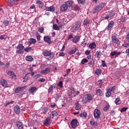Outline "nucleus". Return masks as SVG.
I'll return each instance as SVG.
<instances>
[{
	"instance_id": "obj_49",
	"label": "nucleus",
	"mask_w": 129,
	"mask_h": 129,
	"mask_svg": "<svg viewBox=\"0 0 129 129\" xmlns=\"http://www.w3.org/2000/svg\"><path fill=\"white\" fill-rule=\"evenodd\" d=\"M95 56L97 57V58H100V51H96Z\"/></svg>"
},
{
	"instance_id": "obj_11",
	"label": "nucleus",
	"mask_w": 129,
	"mask_h": 129,
	"mask_svg": "<svg viewBox=\"0 0 129 129\" xmlns=\"http://www.w3.org/2000/svg\"><path fill=\"white\" fill-rule=\"evenodd\" d=\"M51 122V118L50 117H47L45 120L44 121V124L46 125V126H50V123Z\"/></svg>"
},
{
	"instance_id": "obj_32",
	"label": "nucleus",
	"mask_w": 129,
	"mask_h": 129,
	"mask_svg": "<svg viewBox=\"0 0 129 129\" xmlns=\"http://www.w3.org/2000/svg\"><path fill=\"white\" fill-rule=\"evenodd\" d=\"M25 59L26 61H28V62H32L33 61V57L31 55H28L26 56Z\"/></svg>"
},
{
	"instance_id": "obj_15",
	"label": "nucleus",
	"mask_w": 129,
	"mask_h": 129,
	"mask_svg": "<svg viewBox=\"0 0 129 129\" xmlns=\"http://www.w3.org/2000/svg\"><path fill=\"white\" fill-rule=\"evenodd\" d=\"M25 88H26V86L16 88L15 89V92L16 93H19V92H20V91L24 90Z\"/></svg>"
},
{
	"instance_id": "obj_26",
	"label": "nucleus",
	"mask_w": 129,
	"mask_h": 129,
	"mask_svg": "<svg viewBox=\"0 0 129 129\" xmlns=\"http://www.w3.org/2000/svg\"><path fill=\"white\" fill-rule=\"evenodd\" d=\"M58 115V112L56 111H53L50 113V116L52 118H54V116H57Z\"/></svg>"
},
{
	"instance_id": "obj_1",
	"label": "nucleus",
	"mask_w": 129,
	"mask_h": 129,
	"mask_svg": "<svg viewBox=\"0 0 129 129\" xmlns=\"http://www.w3.org/2000/svg\"><path fill=\"white\" fill-rule=\"evenodd\" d=\"M42 54L45 57H49L47 58L48 61H50L55 57V53L51 51V50H44L42 51Z\"/></svg>"
},
{
	"instance_id": "obj_33",
	"label": "nucleus",
	"mask_w": 129,
	"mask_h": 129,
	"mask_svg": "<svg viewBox=\"0 0 129 129\" xmlns=\"http://www.w3.org/2000/svg\"><path fill=\"white\" fill-rule=\"evenodd\" d=\"M89 48H90L91 50L95 49L96 48V44L95 43H91L89 45Z\"/></svg>"
},
{
	"instance_id": "obj_5",
	"label": "nucleus",
	"mask_w": 129,
	"mask_h": 129,
	"mask_svg": "<svg viewBox=\"0 0 129 129\" xmlns=\"http://www.w3.org/2000/svg\"><path fill=\"white\" fill-rule=\"evenodd\" d=\"M75 89L73 87H71L68 93V96L70 97V98H72V97H74L73 94H75Z\"/></svg>"
},
{
	"instance_id": "obj_42",
	"label": "nucleus",
	"mask_w": 129,
	"mask_h": 129,
	"mask_svg": "<svg viewBox=\"0 0 129 129\" xmlns=\"http://www.w3.org/2000/svg\"><path fill=\"white\" fill-rule=\"evenodd\" d=\"M90 123L92 125H93L94 126H97V122H96L94 120L91 121Z\"/></svg>"
},
{
	"instance_id": "obj_64",
	"label": "nucleus",
	"mask_w": 129,
	"mask_h": 129,
	"mask_svg": "<svg viewBox=\"0 0 129 129\" xmlns=\"http://www.w3.org/2000/svg\"><path fill=\"white\" fill-rule=\"evenodd\" d=\"M126 40H127L128 42H129V33H127L126 36Z\"/></svg>"
},
{
	"instance_id": "obj_44",
	"label": "nucleus",
	"mask_w": 129,
	"mask_h": 129,
	"mask_svg": "<svg viewBox=\"0 0 129 129\" xmlns=\"http://www.w3.org/2000/svg\"><path fill=\"white\" fill-rule=\"evenodd\" d=\"M60 97L61 95L60 94V93L56 94L55 96V100H58Z\"/></svg>"
},
{
	"instance_id": "obj_41",
	"label": "nucleus",
	"mask_w": 129,
	"mask_h": 129,
	"mask_svg": "<svg viewBox=\"0 0 129 129\" xmlns=\"http://www.w3.org/2000/svg\"><path fill=\"white\" fill-rule=\"evenodd\" d=\"M53 30H56V31H59V26L57 24H54L53 25Z\"/></svg>"
},
{
	"instance_id": "obj_55",
	"label": "nucleus",
	"mask_w": 129,
	"mask_h": 129,
	"mask_svg": "<svg viewBox=\"0 0 129 129\" xmlns=\"http://www.w3.org/2000/svg\"><path fill=\"white\" fill-rule=\"evenodd\" d=\"M40 77H41L40 74H38L34 76L35 79H38V78H40Z\"/></svg>"
},
{
	"instance_id": "obj_40",
	"label": "nucleus",
	"mask_w": 129,
	"mask_h": 129,
	"mask_svg": "<svg viewBox=\"0 0 129 129\" xmlns=\"http://www.w3.org/2000/svg\"><path fill=\"white\" fill-rule=\"evenodd\" d=\"M3 24L4 25V26H5V27H7L9 26V25H10V22L8 20H4L3 21Z\"/></svg>"
},
{
	"instance_id": "obj_59",
	"label": "nucleus",
	"mask_w": 129,
	"mask_h": 129,
	"mask_svg": "<svg viewBox=\"0 0 129 129\" xmlns=\"http://www.w3.org/2000/svg\"><path fill=\"white\" fill-rule=\"evenodd\" d=\"M102 83H103V82H102V81L101 80H99L98 82H97V84L100 85L101 86L102 85Z\"/></svg>"
},
{
	"instance_id": "obj_35",
	"label": "nucleus",
	"mask_w": 129,
	"mask_h": 129,
	"mask_svg": "<svg viewBox=\"0 0 129 129\" xmlns=\"http://www.w3.org/2000/svg\"><path fill=\"white\" fill-rule=\"evenodd\" d=\"M96 94H97V95H100V96L103 95V92H102V91H101V90H100V89L97 90L96 91Z\"/></svg>"
},
{
	"instance_id": "obj_31",
	"label": "nucleus",
	"mask_w": 129,
	"mask_h": 129,
	"mask_svg": "<svg viewBox=\"0 0 129 129\" xmlns=\"http://www.w3.org/2000/svg\"><path fill=\"white\" fill-rule=\"evenodd\" d=\"M86 98V101H90L92 99V96L91 94H87L85 96Z\"/></svg>"
},
{
	"instance_id": "obj_47",
	"label": "nucleus",
	"mask_w": 129,
	"mask_h": 129,
	"mask_svg": "<svg viewBox=\"0 0 129 129\" xmlns=\"http://www.w3.org/2000/svg\"><path fill=\"white\" fill-rule=\"evenodd\" d=\"M87 62H88V60L86 58H84L81 61V63L83 65H84V64H85V63H87Z\"/></svg>"
},
{
	"instance_id": "obj_22",
	"label": "nucleus",
	"mask_w": 129,
	"mask_h": 129,
	"mask_svg": "<svg viewBox=\"0 0 129 129\" xmlns=\"http://www.w3.org/2000/svg\"><path fill=\"white\" fill-rule=\"evenodd\" d=\"M14 109L15 112H16V113H17V114H19V113L21 112V110H20V106H19V105L15 106Z\"/></svg>"
},
{
	"instance_id": "obj_38",
	"label": "nucleus",
	"mask_w": 129,
	"mask_h": 129,
	"mask_svg": "<svg viewBox=\"0 0 129 129\" xmlns=\"http://www.w3.org/2000/svg\"><path fill=\"white\" fill-rule=\"evenodd\" d=\"M81 108V105L79 103H77L76 104L75 109L76 110H79Z\"/></svg>"
},
{
	"instance_id": "obj_9",
	"label": "nucleus",
	"mask_w": 129,
	"mask_h": 129,
	"mask_svg": "<svg viewBox=\"0 0 129 129\" xmlns=\"http://www.w3.org/2000/svg\"><path fill=\"white\" fill-rule=\"evenodd\" d=\"M19 2V0H9L8 2V6L13 7V6L18 5V2Z\"/></svg>"
},
{
	"instance_id": "obj_3",
	"label": "nucleus",
	"mask_w": 129,
	"mask_h": 129,
	"mask_svg": "<svg viewBox=\"0 0 129 129\" xmlns=\"http://www.w3.org/2000/svg\"><path fill=\"white\" fill-rule=\"evenodd\" d=\"M25 47L23 44H19L17 47L16 49V53L17 54H19V55H22V54H24V49Z\"/></svg>"
},
{
	"instance_id": "obj_52",
	"label": "nucleus",
	"mask_w": 129,
	"mask_h": 129,
	"mask_svg": "<svg viewBox=\"0 0 129 129\" xmlns=\"http://www.w3.org/2000/svg\"><path fill=\"white\" fill-rule=\"evenodd\" d=\"M38 32H39V33H41L42 34L44 32V28L43 27L39 28H38Z\"/></svg>"
},
{
	"instance_id": "obj_29",
	"label": "nucleus",
	"mask_w": 129,
	"mask_h": 129,
	"mask_svg": "<svg viewBox=\"0 0 129 129\" xmlns=\"http://www.w3.org/2000/svg\"><path fill=\"white\" fill-rule=\"evenodd\" d=\"M102 73V71H101V69H97L95 71V75H97V76H99V75L101 74Z\"/></svg>"
},
{
	"instance_id": "obj_37",
	"label": "nucleus",
	"mask_w": 129,
	"mask_h": 129,
	"mask_svg": "<svg viewBox=\"0 0 129 129\" xmlns=\"http://www.w3.org/2000/svg\"><path fill=\"white\" fill-rule=\"evenodd\" d=\"M76 51H77L76 48H74V49H72V50H70L69 51V55H73V54H74L76 52Z\"/></svg>"
},
{
	"instance_id": "obj_18",
	"label": "nucleus",
	"mask_w": 129,
	"mask_h": 129,
	"mask_svg": "<svg viewBox=\"0 0 129 129\" xmlns=\"http://www.w3.org/2000/svg\"><path fill=\"white\" fill-rule=\"evenodd\" d=\"M50 71H51V68L47 67L45 70H42L41 73H42V74H48Z\"/></svg>"
},
{
	"instance_id": "obj_19",
	"label": "nucleus",
	"mask_w": 129,
	"mask_h": 129,
	"mask_svg": "<svg viewBox=\"0 0 129 129\" xmlns=\"http://www.w3.org/2000/svg\"><path fill=\"white\" fill-rule=\"evenodd\" d=\"M24 51L25 52H33L34 51L33 47H27L24 48Z\"/></svg>"
},
{
	"instance_id": "obj_34",
	"label": "nucleus",
	"mask_w": 129,
	"mask_h": 129,
	"mask_svg": "<svg viewBox=\"0 0 129 129\" xmlns=\"http://www.w3.org/2000/svg\"><path fill=\"white\" fill-rule=\"evenodd\" d=\"M115 103L116 105H119L121 103V101H120V98L119 97L117 98L115 100Z\"/></svg>"
},
{
	"instance_id": "obj_63",
	"label": "nucleus",
	"mask_w": 129,
	"mask_h": 129,
	"mask_svg": "<svg viewBox=\"0 0 129 129\" xmlns=\"http://www.w3.org/2000/svg\"><path fill=\"white\" fill-rule=\"evenodd\" d=\"M77 30V28H76L75 27H73L72 28V32H76V31Z\"/></svg>"
},
{
	"instance_id": "obj_12",
	"label": "nucleus",
	"mask_w": 129,
	"mask_h": 129,
	"mask_svg": "<svg viewBox=\"0 0 129 129\" xmlns=\"http://www.w3.org/2000/svg\"><path fill=\"white\" fill-rule=\"evenodd\" d=\"M112 42L113 43H115V44H116V45H119V40L118 39L116 38V37L115 35H114L112 37Z\"/></svg>"
},
{
	"instance_id": "obj_17",
	"label": "nucleus",
	"mask_w": 129,
	"mask_h": 129,
	"mask_svg": "<svg viewBox=\"0 0 129 129\" xmlns=\"http://www.w3.org/2000/svg\"><path fill=\"white\" fill-rule=\"evenodd\" d=\"M16 125L19 129H24V125H23V123L20 121H17L16 122Z\"/></svg>"
},
{
	"instance_id": "obj_8",
	"label": "nucleus",
	"mask_w": 129,
	"mask_h": 129,
	"mask_svg": "<svg viewBox=\"0 0 129 129\" xmlns=\"http://www.w3.org/2000/svg\"><path fill=\"white\" fill-rule=\"evenodd\" d=\"M7 74L8 75H9V76H11V78L12 79H14V80H16V79H17V75H16L14 71H9L7 72Z\"/></svg>"
},
{
	"instance_id": "obj_7",
	"label": "nucleus",
	"mask_w": 129,
	"mask_h": 129,
	"mask_svg": "<svg viewBox=\"0 0 129 129\" xmlns=\"http://www.w3.org/2000/svg\"><path fill=\"white\" fill-rule=\"evenodd\" d=\"M78 124H79L78 123V120H77L76 119L72 120L71 123V125L72 128H76V127L78 126Z\"/></svg>"
},
{
	"instance_id": "obj_24",
	"label": "nucleus",
	"mask_w": 129,
	"mask_h": 129,
	"mask_svg": "<svg viewBox=\"0 0 129 129\" xmlns=\"http://www.w3.org/2000/svg\"><path fill=\"white\" fill-rule=\"evenodd\" d=\"M36 40L34 38H31L28 41V46H31L32 44H36Z\"/></svg>"
},
{
	"instance_id": "obj_14",
	"label": "nucleus",
	"mask_w": 129,
	"mask_h": 129,
	"mask_svg": "<svg viewBox=\"0 0 129 129\" xmlns=\"http://www.w3.org/2000/svg\"><path fill=\"white\" fill-rule=\"evenodd\" d=\"M68 10V7H67V5L66 4H63L60 8V12H66Z\"/></svg>"
},
{
	"instance_id": "obj_30",
	"label": "nucleus",
	"mask_w": 129,
	"mask_h": 129,
	"mask_svg": "<svg viewBox=\"0 0 129 129\" xmlns=\"http://www.w3.org/2000/svg\"><path fill=\"white\" fill-rule=\"evenodd\" d=\"M80 117H82L83 118H86L87 117V113L86 112H82L80 114Z\"/></svg>"
},
{
	"instance_id": "obj_48",
	"label": "nucleus",
	"mask_w": 129,
	"mask_h": 129,
	"mask_svg": "<svg viewBox=\"0 0 129 129\" xmlns=\"http://www.w3.org/2000/svg\"><path fill=\"white\" fill-rule=\"evenodd\" d=\"M90 23V20H85L84 21L83 23V25H84V26H87V25H88V24H89Z\"/></svg>"
},
{
	"instance_id": "obj_50",
	"label": "nucleus",
	"mask_w": 129,
	"mask_h": 129,
	"mask_svg": "<svg viewBox=\"0 0 129 129\" xmlns=\"http://www.w3.org/2000/svg\"><path fill=\"white\" fill-rule=\"evenodd\" d=\"M109 105H106L103 109L104 111H107V110H108V109H109Z\"/></svg>"
},
{
	"instance_id": "obj_58",
	"label": "nucleus",
	"mask_w": 129,
	"mask_h": 129,
	"mask_svg": "<svg viewBox=\"0 0 129 129\" xmlns=\"http://www.w3.org/2000/svg\"><path fill=\"white\" fill-rule=\"evenodd\" d=\"M102 65L103 67H106V66H107L104 60H102Z\"/></svg>"
},
{
	"instance_id": "obj_28",
	"label": "nucleus",
	"mask_w": 129,
	"mask_h": 129,
	"mask_svg": "<svg viewBox=\"0 0 129 129\" xmlns=\"http://www.w3.org/2000/svg\"><path fill=\"white\" fill-rule=\"evenodd\" d=\"M56 87V84H54L52 85L48 89V93H50V92H52L53 91V89H55V88Z\"/></svg>"
},
{
	"instance_id": "obj_39",
	"label": "nucleus",
	"mask_w": 129,
	"mask_h": 129,
	"mask_svg": "<svg viewBox=\"0 0 129 129\" xmlns=\"http://www.w3.org/2000/svg\"><path fill=\"white\" fill-rule=\"evenodd\" d=\"M111 92L108 90V89H107V92L106 93V97H110L111 96Z\"/></svg>"
},
{
	"instance_id": "obj_21",
	"label": "nucleus",
	"mask_w": 129,
	"mask_h": 129,
	"mask_svg": "<svg viewBox=\"0 0 129 129\" xmlns=\"http://www.w3.org/2000/svg\"><path fill=\"white\" fill-rule=\"evenodd\" d=\"M114 23L113 21H111L110 23L108 24V26L106 27L107 30H109L110 31L112 29V27H113Z\"/></svg>"
},
{
	"instance_id": "obj_57",
	"label": "nucleus",
	"mask_w": 129,
	"mask_h": 129,
	"mask_svg": "<svg viewBox=\"0 0 129 129\" xmlns=\"http://www.w3.org/2000/svg\"><path fill=\"white\" fill-rule=\"evenodd\" d=\"M120 21L122 23H124V22H125V17H122L120 18Z\"/></svg>"
},
{
	"instance_id": "obj_51",
	"label": "nucleus",
	"mask_w": 129,
	"mask_h": 129,
	"mask_svg": "<svg viewBox=\"0 0 129 129\" xmlns=\"http://www.w3.org/2000/svg\"><path fill=\"white\" fill-rule=\"evenodd\" d=\"M73 9V10H74V11H78V10H79V6L77 5H75Z\"/></svg>"
},
{
	"instance_id": "obj_13",
	"label": "nucleus",
	"mask_w": 129,
	"mask_h": 129,
	"mask_svg": "<svg viewBox=\"0 0 129 129\" xmlns=\"http://www.w3.org/2000/svg\"><path fill=\"white\" fill-rule=\"evenodd\" d=\"M43 40L46 42V43H47L48 44H51V43H52V41H51V38L49 36H45L43 37Z\"/></svg>"
},
{
	"instance_id": "obj_25",
	"label": "nucleus",
	"mask_w": 129,
	"mask_h": 129,
	"mask_svg": "<svg viewBox=\"0 0 129 129\" xmlns=\"http://www.w3.org/2000/svg\"><path fill=\"white\" fill-rule=\"evenodd\" d=\"M36 90H37V88L36 87H32L29 89L28 91L29 93H34Z\"/></svg>"
},
{
	"instance_id": "obj_36",
	"label": "nucleus",
	"mask_w": 129,
	"mask_h": 129,
	"mask_svg": "<svg viewBox=\"0 0 129 129\" xmlns=\"http://www.w3.org/2000/svg\"><path fill=\"white\" fill-rule=\"evenodd\" d=\"M109 91H110L112 93H114V92L115 91L116 89V86H113L112 88H110L108 89Z\"/></svg>"
},
{
	"instance_id": "obj_45",
	"label": "nucleus",
	"mask_w": 129,
	"mask_h": 129,
	"mask_svg": "<svg viewBox=\"0 0 129 129\" xmlns=\"http://www.w3.org/2000/svg\"><path fill=\"white\" fill-rule=\"evenodd\" d=\"M36 37H37V41H41V36L39 35V34L38 32H37L36 33Z\"/></svg>"
},
{
	"instance_id": "obj_2",
	"label": "nucleus",
	"mask_w": 129,
	"mask_h": 129,
	"mask_svg": "<svg viewBox=\"0 0 129 129\" xmlns=\"http://www.w3.org/2000/svg\"><path fill=\"white\" fill-rule=\"evenodd\" d=\"M104 6L105 5L103 3H101L99 5H97L93 11V14L100 12L104 8Z\"/></svg>"
},
{
	"instance_id": "obj_27",
	"label": "nucleus",
	"mask_w": 129,
	"mask_h": 129,
	"mask_svg": "<svg viewBox=\"0 0 129 129\" xmlns=\"http://www.w3.org/2000/svg\"><path fill=\"white\" fill-rule=\"evenodd\" d=\"M36 4L38 5L39 9H42L43 8V6H44V4L41 1L37 0L36 1Z\"/></svg>"
},
{
	"instance_id": "obj_61",
	"label": "nucleus",
	"mask_w": 129,
	"mask_h": 129,
	"mask_svg": "<svg viewBox=\"0 0 129 129\" xmlns=\"http://www.w3.org/2000/svg\"><path fill=\"white\" fill-rule=\"evenodd\" d=\"M38 81L40 82H45L46 81V79H43V78H40L38 80Z\"/></svg>"
},
{
	"instance_id": "obj_10",
	"label": "nucleus",
	"mask_w": 129,
	"mask_h": 129,
	"mask_svg": "<svg viewBox=\"0 0 129 129\" xmlns=\"http://www.w3.org/2000/svg\"><path fill=\"white\" fill-rule=\"evenodd\" d=\"M65 4L67 5L68 8H73L74 5V2L73 1H69L65 2Z\"/></svg>"
},
{
	"instance_id": "obj_23",
	"label": "nucleus",
	"mask_w": 129,
	"mask_h": 129,
	"mask_svg": "<svg viewBox=\"0 0 129 129\" xmlns=\"http://www.w3.org/2000/svg\"><path fill=\"white\" fill-rule=\"evenodd\" d=\"M80 40V37H79V35H76L75 38L73 39V43H78L79 42V40Z\"/></svg>"
},
{
	"instance_id": "obj_60",
	"label": "nucleus",
	"mask_w": 129,
	"mask_h": 129,
	"mask_svg": "<svg viewBox=\"0 0 129 129\" xmlns=\"http://www.w3.org/2000/svg\"><path fill=\"white\" fill-rule=\"evenodd\" d=\"M123 47L124 48H128L129 47V44L128 43H125L122 45Z\"/></svg>"
},
{
	"instance_id": "obj_6",
	"label": "nucleus",
	"mask_w": 129,
	"mask_h": 129,
	"mask_svg": "<svg viewBox=\"0 0 129 129\" xmlns=\"http://www.w3.org/2000/svg\"><path fill=\"white\" fill-rule=\"evenodd\" d=\"M100 114H101V112L100 110L98 109H95L94 111V116L96 119H98L100 117Z\"/></svg>"
},
{
	"instance_id": "obj_46",
	"label": "nucleus",
	"mask_w": 129,
	"mask_h": 129,
	"mask_svg": "<svg viewBox=\"0 0 129 129\" xmlns=\"http://www.w3.org/2000/svg\"><path fill=\"white\" fill-rule=\"evenodd\" d=\"M78 4L80 5H84L85 4V0H77Z\"/></svg>"
},
{
	"instance_id": "obj_4",
	"label": "nucleus",
	"mask_w": 129,
	"mask_h": 129,
	"mask_svg": "<svg viewBox=\"0 0 129 129\" xmlns=\"http://www.w3.org/2000/svg\"><path fill=\"white\" fill-rule=\"evenodd\" d=\"M120 54H121L120 51H113L110 52V57H111V59L116 58V57H118Z\"/></svg>"
},
{
	"instance_id": "obj_56",
	"label": "nucleus",
	"mask_w": 129,
	"mask_h": 129,
	"mask_svg": "<svg viewBox=\"0 0 129 129\" xmlns=\"http://www.w3.org/2000/svg\"><path fill=\"white\" fill-rule=\"evenodd\" d=\"M30 9H34L35 13H36V7L35 6V5H32L31 6H30Z\"/></svg>"
},
{
	"instance_id": "obj_53",
	"label": "nucleus",
	"mask_w": 129,
	"mask_h": 129,
	"mask_svg": "<svg viewBox=\"0 0 129 129\" xmlns=\"http://www.w3.org/2000/svg\"><path fill=\"white\" fill-rule=\"evenodd\" d=\"M7 39V36L6 35H2L0 36V40H5Z\"/></svg>"
},
{
	"instance_id": "obj_54",
	"label": "nucleus",
	"mask_w": 129,
	"mask_h": 129,
	"mask_svg": "<svg viewBox=\"0 0 129 129\" xmlns=\"http://www.w3.org/2000/svg\"><path fill=\"white\" fill-rule=\"evenodd\" d=\"M42 111L43 113H47V111H48V108L47 107L43 108V109H42Z\"/></svg>"
},
{
	"instance_id": "obj_62",
	"label": "nucleus",
	"mask_w": 129,
	"mask_h": 129,
	"mask_svg": "<svg viewBox=\"0 0 129 129\" xmlns=\"http://www.w3.org/2000/svg\"><path fill=\"white\" fill-rule=\"evenodd\" d=\"M85 55H86L87 56L89 55L90 54V50H87L86 51H85Z\"/></svg>"
},
{
	"instance_id": "obj_43",
	"label": "nucleus",
	"mask_w": 129,
	"mask_h": 129,
	"mask_svg": "<svg viewBox=\"0 0 129 129\" xmlns=\"http://www.w3.org/2000/svg\"><path fill=\"white\" fill-rule=\"evenodd\" d=\"M57 86H58V87H60V88H63V82H62V81H60L57 84Z\"/></svg>"
},
{
	"instance_id": "obj_16",
	"label": "nucleus",
	"mask_w": 129,
	"mask_h": 129,
	"mask_svg": "<svg viewBox=\"0 0 129 129\" xmlns=\"http://www.w3.org/2000/svg\"><path fill=\"white\" fill-rule=\"evenodd\" d=\"M45 10L47 12H51L52 13L55 12V7L52 6L49 7H46Z\"/></svg>"
},
{
	"instance_id": "obj_20",
	"label": "nucleus",
	"mask_w": 129,
	"mask_h": 129,
	"mask_svg": "<svg viewBox=\"0 0 129 129\" xmlns=\"http://www.w3.org/2000/svg\"><path fill=\"white\" fill-rule=\"evenodd\" d=\"M1 84L3 87H8V82L5 79H2L1 81Z\"/></svg>"
}]
</instances>
